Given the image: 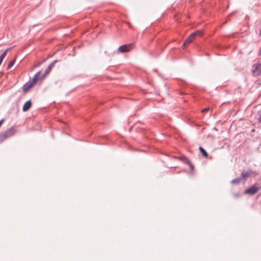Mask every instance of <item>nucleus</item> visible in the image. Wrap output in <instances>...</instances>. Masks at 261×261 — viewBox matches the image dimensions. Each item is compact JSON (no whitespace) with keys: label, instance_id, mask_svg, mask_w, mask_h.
Listing matches in <instances>:
<instances>
[{"label":"nucleus","instance_id":"nucleus-8","mask_svg":"<svg viewBox=\"0 0 261 261\" xmlns=\"http://www.w3.org/2000/svg\"><path fill=\"white\" fill-rule=\"evenodd\" d=\"M41 72V71H40L37 72L34 75V76L33 79H32V80L30 81L34 85H35L36 84V83H37L38 79V77L40 75Z\"/></svg>","mask_w":261,"mask_h":261},{"label":"nucleus","instance_id":"nucleus-6","mask_svg":"<svg viewBox=\"0 0 261 261\" xmlns=\"http://www.w3.org/2000/svg\"><path fill=\"white\" fill-rule=\"evenodd\" d=\"M34 86V85L30 81H29L23 86L22 90L24 93H27Z\"/></svg>","mask_w":261,"mask_h":261},{"label":"nucleus","instance_id":"nucleus-2","mask_svg":"<svg viewBox=\"0 0 261 261\" xmlns=\"http://www.w3.org/2000/svg\"><path fill=\"white\" fill-rule=\"evenodd\" d=\"M135 44L134 43L129 44H124L119 46L117 49L118 51L120 53H127L132 50L134 47Z\"/></svg>","mask_w":261,"mask_h":261},{"label":"nucleus","instance_id":"nucleus-11","mask_svg":"<svg viewBox=\"0 0 261 261\" xmlns=\"http://www.w3.org/2000/svg\"><path fill=\"white\" fill-rule=\"evenodd\" d=\"M180 161H182L185 163L187 164L190 160L185 155H182L180 157L177 158Z\"/></svg>","mask_w":261,"mask_h":261},{"label":"nucleus","instance_id":"nucleus-18","mask_svg":"<svg viewBox=\"0 0 261 261\" xmlns=\"http://www.w3.org/2000/svg\"><path fill=\"white\" fill-rule=\"evenodd\" d=\"M187 164H188L189 167H190V170L191 171H193L194 170V166L192 164L191 162H190V161H189L187 163Z\"/></svg>","mask_w":261,"mask_h":261},{"label":"nucleus","instance_id":"nucleus-3","mask_svg":"<svg viewBox=\"0 0 261 261\" xmlns=\"http://www.w3.org/2000/svg\"><path fill=\"white\" fill-rule=\"evenodd\" d=\"M259 190V188L255 185L254 184L252 186L246 189L244 191L245 194H248L250 195H253L257 193Z\"/></svg>","mask_w":261,"mask_h":261},{"label":"nucleus","instance_id":"nucleus-19","mask_svg":"<svg viewBox=\"0 0 261 261\" xmlns=\"http://www.w3.org/2000/svg\"><path fill=\"white\" fill-rule=\"evenodd\" d=\"M210 110L211 111V112H212V110L210 109V108H206L201 111V113H206Z\"/></svg>","mask_w":261,"mask_h":261},{"label":"nucleus","instance_id":"nucleus-1","mask_svg":"<svg viewBox=\"0 0 261 261\" xmlns=\"http://www.w3.org/2000/svg\"><path fill=\"white\" fill-rule=\"evenodd\" d=\"M202 35V31L201 30H197L191 34L183 43L182 47L185 49L186 46L191 43L196 36H201Z\"/></svg>","mask_w":261,"mask_h":261},{"label":"nucleus","instance_id":"nucleus-22","mask_svg":"<svg viewBox=\"0 0 261 261\" xmlns=\"http://www.w3.org/2000/svg\"><path fill=\"white\" fill-rule=\"evenodd\" d=\"M4 121V119H2V120H0V126L2 125V124H3Z\"/></svg>","mask_w":261,"mask_h":261},{"label":"nucleus","instance_id":"nucleus-17","mask_svg":"<svg viewBox=\"0 0 261 261\" xmlns=\"http://www.w3.org/2000/svg\"><path fill=\"white\" fill-rule=\"evenodd\" d=\"M57 60H55L53 62H51L48 66L49 68H50V70L54 67L55 64L56 62H57Z\"/></svg>","mask_w":261,"mask_h":261},{"label":"nucleus","instance_id":"nucleus-9","mask_svg":"<svg viewBox=\"0 0 261 261\" xmlns=\"http://www.w3.org/2000/svg\"><path fill=\"white\" fill-rule=\"evenodd\" d=\"M11 47L10 48H7L6 49L4 52L0 56V65H1L2 62H3V60H4V59L5 58V57L7 55V53L8 52L9 50H11Z\"/></svg>","mask_w":261,"mask_h":261},{"label":"nucleus","instance_id":"nucleus-13","mask_svg":"<svg viewBox=\"0 0 261 261\" xmlns=\"http://www.w3.org/2000/svg\"><path fill=\"white\" fill-rule=\"evenodd\" d=\"M7 137V134L6 133H1L0 134V143L5 140Z\"/></svg>","mask_w":261,"mask_h":261},{"label":"nucleus","instance_id":"nucleus-20","mask_svg":"<svg viewBox=\"0 0 261 261\" xmlns=\"http://www.w3.org/2000/svg\"><path fill=\"white\" fill-rule=\"evenodd\" d=\"M232 195L234 198H239L240 197V194L239 193H233Z\"/></svg>","mask_w":261,"mask_h":261},{"label":"nucleus","instance_id":"nucleus-16","mask_svg":"<svg viewBox=\"0 0 261 261\" xmlns=\"http://www.w3.org/2000/svg\"><path fill=\"white\" fill-rule=\"evenodd\" d=\"M57 60H55L53 62H51L48 66L49 68H50V70L54 67L55 64L56 62H57Z\"/></svg>","mask_w":261,"mask_h":261},{"label":"nucleus","instance_id":"nucleus-10","mask_svg":"<svg viewBox=\"0 0 261 261\" xmlns=\"http://www.w3.org/2000/svg\"><path fill=\"white\" fill-rule=\"evenodd\" d=\"M242 180V179L240 176L239 177H237L236 178L232 179L231 181V184L232 185H238L241 183Z\"/></svg>","mask_w":261,"mask_h":261},{"label":"nucleus","instance_id":"nucleus-4","mask_svg":"<svg viewBox=\"0 0 261 261\" xmlns=\"http://www.w3.org/2000/svg\"><path fill=\"white\" fill-rule=\"evenodd\" d=\"M254 171L252 170L249 169L247 171H243L241 174V177L242 178V180H244V181H246L247 180V178L252 175L254 173Z\"/></svg>","mask_w":261,"mask_h":261},{"label":"nucleus","instance_id":"nucleus-23","mask_svg":"<svg viewBox=\"0 0 261 261\" xmlns=\"http://www.w3.org/2000/svg\"><path fill=\"white\" fill-rule=\"evenodd\" d=\"M7 130H10V131L14 130V129L12 127H11L9 129H8Z\"/></svg>","mask_w":261,"mask_h":261},{"label":"nucleus","instance_id":"nucleus-24","mask_svg":"<svg viewBox=\"0 0 261 261\" xmlns=\"http://www.w3.org/2000/svg\"><path fill=\"white\" fill-rule=\"evenodd\" d=\"M251 130L254 131V130H255V129H252Z\"/></svg>","mask_w":261,"mask_h":261},{"label":"nucleus","instance_id":"nucleus-12","mask_svg":"<svg viewBox=\"0 0 261 261\" xmlns=\"http://www.w3.org/2000/svg\"><path fill=\"white\" fill-rule=\"evenodd\" d=\"M199 150L200 152H201V153L203 155V156H204V157H206V158H207L208 156L207 152L202 147L200 146L199 147Z\"/></svg>","mask_w":261,"mask_h":261},{"label":"nucleus","instance_id":"nucleus-21","mask_svg":"<svg viewBox=\"0 0 261 261\" xmlns=\"http://www.w3.org/2000/svg\"><path fill=\"white\" fill-rule=\"evenodd\" d=\"M257 71L258 72V71H260V69H261V65L260 66H258V68H257Z\"/></svg>","mask_w":261,"mask_h":261},{"label":"nucleus","instance_id":"nucleus-15","mask_svg":"<svg viewBox=\"0 0 261 261\" xmlns=\"http://www.w3.org/2000/svg\"><path fill=\"white\" fill-rule=\"evenodd\" d=\"M51 70L50 68H49L48 67L47 68V69L45 70L43 75H42L43 78L45 77L46 75L49 74V73L50 72Z\"/></svg>","mask_w":261,"mask_h":261},{"label":"nucleus","instance_id":"nucleus-5","mask_svg":"<svg viewBox=\"0 0 261 261\" xmlns=\"http://www.w3.org/2000/svg\"><path fill=\"white\" fill-rule=\"evenodd\" d=\"M260 65H261L260 63H255L252 65V69H251V72H252V74L253 76H258L261 75V69H260V71H258V72L257 71V70L258 69L257 68L258 66H260Z\"/></svg>","mask_w":261,"mask_h":261},{"label":"nucleus","instance_id":"nucleus-14","mask_svg":"<svg viewBox=\"0 0 261 261\" xmlns=\"http://www.w3.org/2000/svg\"><path fill=\"white\" fill-rule=\"evenodd\" d=\"M15 59H14L13 60H12L11 61H10L7 66V69L8 70L12 66H13V65L15 63Z\"/></svg>","mask_w":261,"mask_h":261},{"label":"nucleus","instance_id":"nucleus-7","mask_svg":"<svg viewBox=\"0 0 261 261\" xmlns=\"http://www.w3.org/2000/svg\"><path fill=\"white\" fill-rule=\"evenodd\" d=\"M31 106H32V102H31V100L26 101L23 106L22 111L23 112L28 111L31 107Z\"/></svg>","mask_w":261,"mask_h":261},{"label":"nucleus","instance_id":"nucleus-25","mask_svg":"<svg viewBox=\"0 0 261 261\" xmlns=\"http://www.w3.org/2000/svg\"><path fill=\"white\" fill-rule=\"evenodd\" d=\"M130 129H131V128H129L128 130L130 131Z\"/></svg>","mask_w":261,"mask_h":261}]
</instances>
